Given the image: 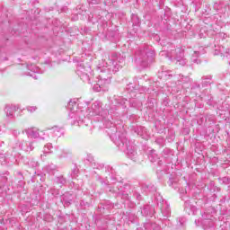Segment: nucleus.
I'll list each match as a JSON object with an SVG mask.
<instances>
[{
  "label": "nucleus",
  "instance_id": "nucleus-1",
  "mask_svg": "<svg viewBox=\"0 0 230 230\" xmlns=\"http://www.w3.org/2000/svg\"><path fill=\"white\" fill-rule=\"evenodd\" d=\"M109 58L110 64L103 60L98 64L97 71L99 75L97 78L112 80V73H118L121 69V65L119 64L125 62V58L119 53H112Z\"/></svg>",
  "mask_w": 230,
  "mask_h": 230
},
{
  "label": "nucleus",
  "instance_id": "nucleus-2",
  "mask_svg": "<svg viewBox=\"0 0 230 230\" xmlns=\"http://www.w3.org/2000/svg\"><path fill=\"white\" fill-rule=\"evenodd\" d=\"M111 136V141L121 150L126 152L129 159H136L137 152H136V146L130 144V141L127 138V133L116 135V128H113L111 130L108 131Z\"/></svg>",
  "mask_w": 230,
  "mask_h": 230
},
{
  "label": "nucleus",
  "instance_id": "nucleus-3",
  "mask_svg": "<svg viewBox=\"0 0 230 230\" xmlns=\"http://www.w3.org/2000/svg\"><path fill=\"white\" fill-rule=\"evenodd\" d=\"M154 57H155V52L152 46L144 45L136 53V62L141 67H148L154 62Z\"/></svg>",
  "mask_w": 230,
  "mask_h": 230
},
{
  "label": "nucleus",
  "instance_id": "nucleus-4",
  "mask_svg": "<svg viewBox=\"0 0 230 230\" xmlns=\"http://www.w3.org/2000/svg\"><path fill=\"white\" fill-rule=\"evenodd\" d=\"M76 75L86 84H91V78H93V72L91 66L85 65L84 62H80L76 66Z\"/></svg>",
  "mask_w": 230,
  "mask_h": 230
},
{
  "label": "nucleus",
  "instance_id": "nucleus-5",
  "mask_svg": "<svg viewBox=\"0 0 230 230\" xmlns=\"http://www.w3.org/2000/svg\"><path fill=\"white\" fill-rule=\"evenodd\" d=\"M67 107L70 110L69 118L74 119V124L78 121H84V118H85V116H84V112L82 111H76V109H78V104L75 99L70 100Z\"/></svg>",
  "mask_w": 230,
  "mask_h": 230
},
{
  "label": "nucleus",
  "instance_id": "nucleus-6",
  "mask_svg": "<svg viewBox=\"0 0 230 230\" xmlns=\"http://www.w3.org/2000/svg\"><path fill=\"white\" fill-rule=\"evenodd\" d=\"M97 83L93 85V89L96 93H100L101 91H109V85H111V79H102L97 78Z\"/></svg>",
  "mask_w": 230,
  "mask_h": 230
},
{
  "label": "nucleus",
  "instance_id": "nucleus-7",
  "mask_svg": "<svg viewBox=\"0 0 230 230\" xmlns=\"http://www.w3.org/2000/svg\"><path fill=\"white\" fill-rule=\"evenodd\" d=\"M156 204L163 215V217H170L171 212H170V205H168V202L164 201V199H163V197L158 196L156 198Z\"/></svg>",
  "mask_w": 230,
  "mask_h": 230
},
{
  "label": "nucleus",
  "instance_id": "nucleus-8",
  "mask_svg": "<svg viewBox=\"0 0 230 230\" xmlns=\"http://www.w3.org/2000/svg\"><path fill=\"white\" fill-rule=\"evenodd\" d=\"M108 114L109 111L102 109V102L97 101L92 104V116L105 118Z\"/></svg>",
  "mask_w": 230,
  "mask_h": 230
},
{
  "label": "nucleus",
  "instance_id": "nucleus-9",
  "mask_svg": "<svg viewBox=\"0 0 230 230\" xmlns=\"http://www.w3.org/2000/svg\"><path fill=\"white\" fill-rule=\"evenodd\" d=\"M28 137H32L33 139H45L46 133L37 129V128H30L24 130Z\"/></svg>",
  "mask_w": 230,
  "mask_h": 230
},
{
  "label": "nucleus",
  "instance_id": "nucleus-10",
  "mask_svg": "<svg viewBox=\"0 0 230 230\" xmlns=\"http://www.w3.org/2000/svg\"><path fill=\"white\" fill-rule=\"evenodd\" d=\"M103 125L106 128H108V130L106 132H107L108 136L110 137V138H111V134L109 132H111V130H112V128L116 129L115 134H116L117 137H118L119 134H120V136H121V134H126V132L118 131V128H115L114 124L111 120L105 119L103 121Z\"/></svg>",
  "mask_w": 230,
  "mask_h": 230
},
{
  "label": "nucleus",
  "instance_id": "nucleus-11",
  "mask_svg": "<svg viewBox=\"0 0 230 230\" xmlns=\"http://www.w3.org/2000/svg\"><path fill=\"white\" fill-rule=\"evenodd\" d=\"M61 202L63 203L65 208H69V206L73 204V195L69 192L63 194L61 198Z\"/></svg>",
  "mask_w": 230,
  "mask_h": 230
},
{
  "label": "nucleus",
  "instance_id": "nucleus-12",
  "mask_svg": "<svg viewBox=\"0 0 230 230\" xmlns=\"http://www.w3.org/2000/svg\"><path fill=\"white\" fill-rule=\"evenodd\" d=\"M18 146L21 148V150H24L25 152H31V150H33V142H18Z\"/></svg>",
  "mask_w": 230,
  "mask_h": 230
},
{
  "label": "nucleus",
  "instance_id": "nucleus-13",
  "mask_svg": "<svg viewBox=\"0 0 230 230\" xmlns=\"http://www.w3.org/2000/svg\"><path fill=\"white\" fill-rule=\"evenodd\" d=\"M48 130H51V134L56 137H60L64 134V129L58 126L49 128Z\"/></svg>",
  "mask_w": 230,
  "mask_h": 230
},
{
  "label": "nucleus",
  "instance_id": "nucleus-14",
  "mask_svg": "<svg viewBox=\"0 0 230 230\" xmlns=\"http://www.w3.org/2000/svg\"><path fill=\"white\" fill-rule=\"evenodd\" d=\"M17 111V107L15 105H6L4 109V112L7 118H13V113Z\"/></svg>",
  "mask_w": 230,
  "mask_h": 230
},
{
  "label": "nucleus",
  "instance_id": "nucleus-15",
  "mask_svg": "<svg viewBox=\"0 0 230 230\" xmlns=\"http://www.w3.org/2000/svg\"><path fill=\"white\" fill-rule=\"evenodd\" d=\"M180 57H174V60H176L177 64L180 66H186V59H184V51L182 49H179Z\"/></svg>",
  "mask_w": 230,
  "mask_h": 230
},
{
  "label": "nucleus",
  "instance_id": "nucleus-16",
  "mask_svg": "<svg viewBox=\"0 0 230 230\" xmlns=\"http://www.w3.org/2000/svg\"><path fill=\"white\" fill-rule=\"evenodd\" d=\"M213 77L211 75H205L201 77L202 87H208V85H211L213 84Z\"/></svg>",
  "mask_w": 230,
  "mask_h": 230
},
{
  "label": "nucleus",
  "instance_id": "nucleus-17",
  "mask_svg": "<svg viewBox=\"0 0 230 230\" xmlns=\"http://www.w3.org/2000/svg\"><path fill=\"white\" fill-rule=\"evenodd\" d=\"M147 157L151 163H155L159 159V155H157V153L154 149L149 151Z\"/></svg>",
  "mask_w": 230,
  "mask_h": 230
},
{
  "label": "nucleus",
  "instance_id": "nucleus-18",
  "mask_svg": "<svg viewBox=\"0 0 230 230\" xmlns=\"http://www.w3.org/2000/svg\"><path fill=\"white\" fill-rule=\"evenodd\" d=\"M202 224L205 230L213 229V227H215V223H213L211 219H204Z\"/></svg>",
  "mask_w": 230,
  "mask_h": 230
},
{
  "label": "nucleus",
  "instance_id": "nucleus-19",
  "mask_svg": "<svg viewBox=\"0 0 230 230\" xmlns=\"http://www.w3.org/2000/svg\"><path fill=\"white\" fill-rule=\"evenodd\" d=\"M110 191H112L113 193H117L118 197H121V199L124 200H127V202H128L130 200L128 194L125 191L119 192V191L112 190H110Z\"/></svg>",
  "mask_w": 230,
  "mask_h": 230
},
{
  "label": "nucleus",
  "instance_id": "nucleus-20",
  "mask_svg": "<svg viewBox=\"0 0 230 230\" xmlns=\"http://www.w3.org/2000/svg\"><path fill=\"white\" fill-rule=\"evenodd\" d=\"M144 227L146 230H159V226L155 223H145Z\"/></svg>",
  "mask_w": 230,
  "mask_h": 230
},
{
  "label": "nucleus",
  "instance_id": "nucleus-21",
  "mask_svg": "<svg viewBox=\"0 0 230 230\" xmlns=\"http://www.w3.org/2000/svg\"><path fill=\"white\" fill-rule=\"evenodd\" d=\"M55 182L56 184H60V188H62V186H64L66 182H67V180L66 179V177H64V175H59L56 178Z\"/></svg>",
  "mask_w": 230,
  "mask_h": 230
},
{
  "label": "nucleus",
  "instance_id": "nucleus-22",
  "mask_svg": "<svg viewBox=\"0 0 230 230\" xmlns=\"http://www.w3.org/2000/svg\"><path fill=\"white\" fill-rule=\"evenodd\" d=\"M142 188L144 190L149 191L150 193H154V192L157 191V189L153 184H148V185L144 184L142 186Z\"/></svg>",
  "mask_w": 230,
  "mask_h": 230
},
{
  "label": "nucleus",
  "instance_id": "nucleus-23",
  "mask_svg": "<svg viewBox=\"0 0 230 230\" xmlns=\"http://www.w3.org/2000/svg\"><path fill=\"white\" fill-rule=\"evenodd\" d=\"M47 172L53 175L55 172H58V167L53 164H50L49 165L47 166Z\"/></svg>",
  "mask_w": 230,
  "mask_h": 230
},
{
  "label": "nucleus",
  "instance_id": "nucleus-24",
  "mask_svg": "<svg viewBox=\"0 0 230 230\" xmlns=\"http://www.w3.org/2000/svg\"><path fill=\"white\" fill-rule=\"evenodd\" d=\"M27 164L29 166H31V168H37V166H39V162L37 160H35L34 158L29 159Z\"/></svg>",
  "mask_w": 230,
  "mask_h": 230
},
{
  "label": "nucleus",
  "instance_id": "nucleus-25",
  "mask_svg": "<svg viewBox=\"0 0 230 230\" xmlns=\"http://www.w3.org/2000/svg\"><path fill=\"white\" fill-rule=\"evenodd\" d=\"M27 69H29V71H31L32 73H40V69L35 66V65H27Z\"/></svg>",
  "mask_w": 230,
  "mask_h": 230
},
{
  "label": "nucleus",
  "instance_id": "nucleus-26",
  "mask_svg": "<svg viewBox=\"0 0 230 230\" xmlns=\"http://www.w3.org/2000/svg\"><path fill=\"white\" fill-rule=\"evenodd\" d=\"M199 52H197L195 51L194 54L192 55V58H191V61L194 63V64H200V59L197 58V57H199Z\"/></svg>",
  "mask_w": 230,
  "mask_h": 230
},
{
  "label": "nucleus",
  "instance_id": "nucleus-27",
  "mask_svg": "<svg viewBox=\"0 0 230 230\" xmlns=\"http://www.w3.org/2000/svg\"><path fill=\"white\" fill-rule=\"evenodd\" d=\"M16 177L19 180V183L21 186H22L24 184V182H22V181H24V176L22 175V172H16Z\"/></svg>",
  "mask_w": 230,
  "mask_h": 230
},
{
  "label": "nucleus",
  "instance_id": "nucleus-28",
  "mask_svg": "<svg viewBox=\"0 0 230 230\" xmlns=\"http://www.w3.org/2000/svg\"><path fill=\"white\" fill-rule=\"evenodd\" d=\"M51 148H53V146L51 144H47L44 147V154H51Z\"/></svg>",
  "mask_w": 230,
  "mask_h": 230
},
{
  "label": "nucleus",
  "instance_id": "nucleus-29",
  "mask_svg": "<svg viewBox=\"0 0 230 230\" xmlns=\"http://www.w3.org/2000/svg\"><path fill=\"white\" fill-rule=\"evenodd\" d=\"M155 143L159 145L160 146H164V138L158 137L155 139Z\"/></svg>",
  "mask_w": 230,
  "mask_h": 230
},
{
  "label": "nucleus",
  "instance_id": "nucleus-30",
  "mask_svg": "<svg viewBox=\"0 0 230 230\" xmlns=\"http://www.w3.org/2000/svg\"><path fill=\"white\" fill-rule=\"evenodd\" d=\"M115 100H116L118 105H121L122 107H123V105H125L126 101L122 97H119Z\"/></svg>",
  "mask_w": 230,
  "mask_h": 230
},
{
  "label": "nucleus",
  "instance_id": "nucleus-31",
  "mask_svg": "<svg viewBox=\"0 0 230 230\" xmlns=\"http://www.w3.org/2000/svg\"><path fill=\"white\" fill-rule=\"evenodd\" d=\"M150 209V206L144 207L143 210L141 211L142 215L147 217L149 215L148 210Z\"/></svg>",
  "mask_w": 230,
  "mask_h": 230
},
{
  "label": "nucleus",
  "instance_id": "nucleus-32",
  "mask_svg": "<svg viewBox=\"0 0 230 230\" xmlns=\"http://www.w3.org/2000/svg\"><path fill=\"white\" fill-rule=\"evenodd\" d=\"M78 172H79L78 167H75V168L72 170L71 175H72L73 179H75V177H76V175H78Z\"/></svg>",
  "mask_w": 230,
  "mask_h": 230
},
{
  "label": "nucleus",
  "instance_id": "nucleus-33",
  "mask_svg": "<svg viewBox=\"0 0 230 230\" xmlns=\"http://www.w3.org/2000/svg\"><path fill=\"white\" fill-rule=\"evenodd\" d=\"M27 111L29 112H35V111H37V107L36 106H28Z\"/></svg>",
  "mask_w": 230,
  "mask_h": 230
},
{
  "label": "nucleus",
  "instance_id": "nucleus-34",
  "mask_svg": "<svg viewBox=\"0 0 230 230\" xmlns=\"http://www.w3.org/2000/svg\"><path fill=\"white\" fill-rule=\"evenodd\" d=\"M102 0H91L89 2V4H99V3H101Z\"/></svg>",
  "mask_w": 230,
  "mask_h": 230
},
{
  "label": "nucleus",
  "instance_id": "nucleus-35",
  "mask_svg": "<svg viewBox=\"0 0 230 230\" xmlns=\"http://www.w3.org/2000/svg\"><path fill=\"white\" fill-rule=\"evenodd\" d=\"M133 196L135 197V199H137V200H141V194H139L138 192H135Z\"/></svg>",
  "mask_w": 230,
  "mask_h": 230
},
{
  "label": "nucleus",
  "instance_id": "nucleus-36",
  "mask_svg": "<svg viewBox=\"0 0 230 230\" xmlns=\"http://www.w3.org/2000/svg\"><path fill=\"white\" fill-rule=\"evenodd\" d=\"M189 208H191L190 201H185V209H189Z\"/></svg>",
  "mask_w": 230,
  "mask_h": 230
},
{
  "label": "nucleus",
  "instance_id": "nucleus-37",
  "mask_svg": "<svg viewBox=\"0 0 230 230\" xmlns=\"http://www.w3.org/2000/svg\"><path fill=\"white\" fill-rule=\"evenodd\" d=\"M169 186H173V180L172 178L169 180Z\"/></svg>",
  "mask_w": 230,
  "mask_h": 230
},
{
  "label": "nucleus",
  "instance_id": "nucleus-38",
  "mask_svg": "<svg viewBox=\"0 0 230 230\" xmlns=\"http://www.w3.org/2000/svg\"><path fill=\"white\" fill-rule=\"evenodd\" d=\"M179 49H178V50H175V53H176V56H175V57H181V53L179 52Z\"/></svg>",
  "mask_w": 230,
  "mask_h": 230
},
{
  "label": "nucleus",
  "instance_id": "nucleus-39",
  "mask_svg": "<svg viewBox=\"0 0 230 230\" xmlns=\"http://www.w3.org/2000/svg\"><path fill=\"white\" fill-rule=\"evenodd\" d=\"M168 73H169V72L162 71V75H163L164 76H168Z\"/></svg>",
  "mask_w": 230,
  "mask_h": 230
},
{
  "label": "nucleus",
  "instance_id": "nucleus-40",
  "mask_svg": "<svg viewBox=\"0 0 230 230\" xmlns=\"http://www.w3.org/2000/svg\"><path fill=\"white\" fill-rule=\"evenodd\" d=\"M164 154H170V149H164Z\"/></svg>",
  "mask_w": 230,
  "mask_h": 230
},
{
  "label": "nucleus",
  "instance_id": "nucleus-41",
  "mask_svg": "<svg viewBox=\"0 0 230 230\" xmlns=\"http://www.w3.org/2000/svg\"><path fill=\"white\" fill-rule=\"evenodd\" d=\"M111 178L112 179V181H118V178L116 176H111Z\"/></svg>",
  "mask_w": 230,
  "mask_h": 230
},
{
  "label": "nucleus",
  "instance_id": "nucleus-42",
  "mask_svg": "<svg viewBox=\"0 0 230 230\" xmlns=\"http://www.w3.org/2000/svg\"><path fill=\"white\" fill-rule=\"evenodd\" d=\"M162 53H164V55H166V51H163Z\"/></svg>",
  "mask_w": 230,
  "mask_h": 230
},
{
  "label": "nucleus",
  "instance_id": "nucleus-43",
  "mask_svg": "<svg viewBox=\"0 0 230 230\" xmlns=\"http://www.w3.org/2000/svg\"><path fill=\"white\" fill-rule=\"evenodd\" d=\"M168 76H172V75L169 74Z\"/></svg>",
  "mask_w": 230,
  "mask_h": 230
}]
</instances>
